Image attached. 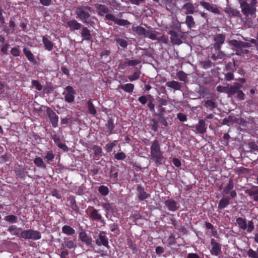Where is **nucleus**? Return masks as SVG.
<instances>
[{"label":"nucleus","mask_w":258,"mask_h":258,"mask_svg":"<svg viewBox=\"0 0 258 258\" xmlns=\"http://www.w3.org/2000/svg\"><path fill=\"white\" fill-rule=\"evenodd\" d=\"M235 60L233 59V63L229 62L225 66V70L227 72H234L235 70Z\"/></svg>","instance_id":"09e8293b"},{"label":"nucleus","mask_w":258,"mask_h":258,"mask_svg":"<svg viewBox=\"0 0 258 258\" xmlns=\"http://www.w3.org/2000/svg\"><path fill=\"white\" fill-rule=\"evenodd\" d=\"M92 11V8L89 6H81L77 7L76 9V14L77 18H79L82 22L86 24H90L91 20H90V14Z\"/></svg>","instance_id":"39448f33"},{"label":"nucleus","mask_w":258,"mask_h":258,"mask_svg":"<svg viewBox=\"0 0 258 258\" xmlns=\"http://www.w3.org/2000/svg\"><path fill=\"white\" fill-rule=\"evenodd\" d=\"M242 87L239 83H234L233 85L230 87H225L224 91L229 95H233L237 92L239 89Z\"/></svg>","instance_id":"ddd939ff"},{"label":"nucleus","mask_w":258,"mask_h":258,"mask_svg":"<svg viewBox=\"0 0 258 258\" xmlns=\"http://www.w3.org/2000/svg\"><path fill=\"white\" fill-rule=\"evenodd\" d=\"M93 150L94 152V159L98 160L100 156H102V149L101 147L99 146H95L93 147Z\"/></svg>","instance_id":"f704fd0d"},{"label":"nucleus","mask_w":258,"mask_h":258,"mask_svg":"<svg viewBox=\"0 0 258 258\" xmlns=\"http://www.w3.org/2000/svg\"><path fill=\"white\" fill-rule=\"evenodd\" d=\"M67 93L63 92V95H64V100L68 103H72L74 101L75 96L74 95L75 94V91L73 88L71 86H68L65 88Z\"/></svg>","instance_id":"9b49d317"},{"label":"nucleus","mask_w":258,"mask_h":258,"mask_svg":"<svg viewBox=\"0 0 258 258\" xmlns=\"http://www.w3.org/2000/svg\"><path fill=\"white\" fill-rule=\"evenodd\" d=\"M241 42L242 41H238L237 40H231L229 41V44L231 45H232L233 46L238 48H241Z\"/></svg>","instance_id":"603ef678"},{"label":"nucleus","mask_w":258,"mask_h":258,"mask_svg":"<svg viewBox=\"0 0 258 258\" xmlns=\"http://www.w3.org/2000/svg\"><path fill=\"white\" fill-rule=\"evenodd\" d=\"M102 207L105 210L106 213H108L109 212H112L114 210L112 205L109 203L103 204Z\"/></svg>","instance_id":"6e6d98bb"},{"label":"nucleus","mask_w":258,"mask_h":258,"mask_svg":"<svg viewBox=\"0 0 258 258\" xmlns=\"http://www.w3.org/2000/svg\"><path fill=\"white\" fill-rule=\"evenodd\" d=\"M200 4L205 9L214 13V14H221L220 11L216 5H214L212 4H210L208 2L204 1H200Z\"/></svg>","instance_id":"9d476101"},{"label":"nucleus","mask_w":258,"mask_h":258,"mask_svg":"<svg viewBox=\"0 0 258 258\" xmlns=\"http://www.w3.org/2000/svg\"><path fill=\"white\" fill-rule=\"evenodd\" d=\"M152 96L150 94L142 95L139 97L138 101L142 104L145 105L149 100L152 98Z\"/></svg>","instance_id":"79ce46f5"},{"label":"nucleus","mask_w":258,"mask_h":258,"mask_svg":"<svg viewBox=\"0 0 258 258\" xmlns=\"http://www.w3.org/2000/svg\"><path fill=\"white\" fill-rule=\"evenodd\" d=\"M138 196L140 200H144L148 197V194L144 191V189L141 185L137 187Z\"/></svg>","instance_id":"7c9ffc66"},{"label":"nucleus","mask_w":258,"mask_h":258,"mask_svg":"<svg viewBox=\"0 0 258 258\" xmlns=\"http://www.w3.org/2000/svg\"><path fill=\"white\" fill-rule=\"evenodd\" d=\"M151 123L152 130L154 132H156L159 127L158 121L156 120L155 119H153L151 120Z\"/></svg>","instance_id":"69168bd1"},{"label":"nucleus","mask_w":258,"mask_h":258,"mask_svg":"<svg viewBox=\"0 0 258 258\" xmlns=\"http://www.w3.org/2000/svg\"><path fill=\"white\" fill-rule=\"evenodd\" d=\"M176 76L180 81L186 82L187 81V75L182 71H178L176 74Z\"/></svg>","instance_id":"c03bdc74"},{"label":"nucleus","mask_w":258,"mask_h":258,"mask_svg":"<svg viewBox=\"0 0 258 258\" xmlns=\"http://www.w3.org/2000/svg\"><path fill=\"white\" fill-rule=\"evenodd\" d=\"M34 163L37 167L42 168L45 169L46 168V165L43 159L41 157H36L34 160Z\"/></svg>","instance_id":"ea45409f"},{"label":"nucleus","mask_w":258,"mask_h":258,"mask_svg":"<svg viewBox=\"0 0 258 258\" xmlns=\"http://www.w3.org/2000/svg\"><path fill=\"white\" fill-rule=\"evenodd\" d=\"M52 139L54 143L59 148L62 150L64 152L68 151L69 148L68 146L61 142L60 139L58 136H57L56 135H54L52 136Z\"/></svg>","instance_id":"6ab92c4d"},{"label":"nucleus","mask_w":258,"mask_h":258,"mask_svg":"<svg viewBox=\"0 0 258 258\" xmlns=\"http://www.w3.org/2000/svg\"><path fill=\"white\" fill-rule=\"evenodd\" d=\"M212 249L211 252L212 255H218L221 252V245L217 243L216 241L212 238L211 240Z\"/></svg>","instance_id":"dca6fc26"},{"label":"nucleus","mask_w":258,"mask_h":258,"mask_svg":"<svg viewBox=\"0 0 258 258\" xmlns=\"http://www.w3.org/2000/svg\"><path fill=\"white\" fill-rule=\"evenodd\" d=\"M204 106L209 110L212 111L217 107V103L214 100L208 99L204 101Z\"/></svg>","instance_id":"b1692460"},{"label":"nucleus","mask_w":258,"mask_h":258,"mask_svg":"<svg viewBox=\"0 0 258 258\" xmlns=\"http://www.w3.org/2000/svg\"><path fill=\"white\" fill-rule=\"evenodd\" d=\"M156 38L155 40H157L159 42H163L165 44H166L168 42V38L167 37L165 36L164 35H162L160 37H158L156 35Z\"/></svg>","instance_id":"680f3d73"},{"label":"nucleus","mask_w":258,"mask_h":258,"mask_svg":"<svg viewBox=\"0 0 258 258\" xmlns=\"http://www.w3.org/2000/svg\"><path fill=\"white\" fill-rule=\"evenodd\" d=\"M95 243L98 246L103 245L108 249L110 248V246L108 244V238L103 232H101L98 237L95 239Z\"/></svg>","instance_id":"f8f14e48"},{"label":"nucleus","mask_w":258,"mask_h":258,"mask_svg":"<svg viewBox=\"0 0 258 258\" xmlns=\"http://www.w3.org/2000/svg\"><path fill=\"white\" fill-rule=\"evenodd\" d=\"M23 51L26 57L30 62L33 63V64L37 63V61L35 59L33 54L30 50L26 48H24Z\"/></svg>","instance_id":"393cba45"},{"label":"nucleus","mask_w":258,"mask_h":258,"mask_svg":"<svg viewBox=\"0 0 258 258\" xmlns=\"http://www.w3.org/2000/svg\"><path fill=\"white\" fill-rule=\"evenodd\" d=\"M5 219L6 221L12 223H16L17 221V217L13 215L7 216L5 217Z\"/></svg>","instance_id":"4d7b16f0"},{"label":"nucleus","mask_w":258,"mask_h":258,"mask_svg":"<svg viewBox=\"0 0 258 258\" xmlns=\"http://www.w3.org/2000/svg\"><path fill=\"white\" fill-rule=\"evenodd\" d=\"M247 254L250 258H258V247L256 250L249 248L247 251Z\"/></svg>","instance_id":"de8ad7c7"},{"label":"nucleus","mask_w":258,"mask_h":258,"mask_svg":"<svg viewBox=\"0 0 258 258\" xmlns=\"http://www.w3.org/2000/svg\"><path fill=\"white\" fill-rule=\"evenodd\" d=\"M8 231L15 235L18 236L19 235L18 229L15 225H11V226H10L8 229Z\"/></svg>","instance_id":"5fc2aeb1"},{"label":"nucleus","mask_w":258,"mask_h":258,"mask_svg":"<svg viewBox=\"0 0 258 258\" xmlns=\"http://www.w3.org/2000/svg\"><path fill=\"white\" fill-rule=\"evenodd\" d=\"M70 204L71 208L76 212H78L79 208L76 204V201L74 199H71L70 200Z\"/></svg>","instance_id":"bf43d9fd"},{"label":"nucleus","mask_w":258,"mask_h":258,"mask_svg":"<svg viewBox=\"0 0 258 258\" xmlns=\"http://www.w3.org/2000/svg\"><path fill=\"white\" fill-rule=\"evenodd\" d=\"M46 112L52 126L54 128L57 127L59 118L58 116L50 107H47Z\"/></svg>","instance_id":"6e6552de"},{"label":"nucleus","mask_w":258,"mask_h":258,"mask_svg":"<svg viewBox=\"0 0 258 258\" xmlns=\"http://www.w3.org/2000/svg\"><path fill=\"white\" fill-rule=\"evenodd\" d=\"M80 239L83 242L85 243L86 245L90 247H92V239L90 237H89L86 232L82 230L79 234Z\"/></svg>","instance_id":"4468645a"},{"label":"nucleus","mask_w":258,"mask_h":258,"mask_svg":"<svg viewBox=\"0 0 258 258\" xmlns=\"http://www.w3.org/2000/svg\"><path fill=\"white\" fill-rule=\"evenodd\" d=\"M81 35L83 38V40L91 41L92 36L90 31L86 27L83 26L81 28Z\"/></svg>","instance_id":"a211bd4d"},{"label":"nucleus","mask_w":258,"mask_h":258,"mask_svg":"<svg viewBox=\"0 0 258 258\" xmlns=\"http://www.w3.org/2000/svg\"><path fill=\"white\" fill-rule=\"evenodd\" d=\"M196 130L199 134H203L207 130V126L205 121L203 119H200L198 123L196 126Z\"/></svg>","instance_id":"412c9836"},{"label":"nucleus","mask_w":258,"mask_h":258,"mask_svg":"<svg viewBox=\"0 0 258 258\" xmlns=\"http://www.w3.org/2000/svg\"><path fill=\"white\" fill-rule=\"evenodd\" d=\"M115 41L120 47L122 48H126L127 46V42L123 39L116 38L115 39Z\"/></svg>","instance_id":"3c124183"},{"label":"nucleus","mask_w":258,"mask_h":258,"mask_svg":"<svg viewBox=\"0 0 258 258\" xmlns=\"http://www.w3.org/2000/svg\"><path fill=\"white\" fill-rule=\"evenodd\" d=\"M45 161L48 163L50 164L51 162L53 161L54 158V155L53 154V152L52 150H50L48 151L45 156L43 157Z\"/></svg>","instance_id":"58836bf2"},{"label":"nucleus","mask_w":258,"mask_h":258,"mask_svg":"<svg viewBox=\"0 0 258 258\" xmlns=\"http://www.w3.org/2000/svg\"><path fill=\"white\" fill-rule=\"evenodd\" d=\"M32 84L38 91H41L42 89V86L37 80H33Z\"/></svg>","instance_id":"774afa93"},{"label":"nucleus","mask_w":258,"mask_h":258,"mask_svg":"<svg viewBox=\"0 0 258 258\" xmlns=\"http://www.w3.org/2000/svg\"><path fill=\"white\" fill-rule=\"evenodd\" d=\"M11 53L14 56H19L20 55L21 51L19 48V46L15 47L12 48L11 50Z\"/></svg>","instance_id":"052dcab7"},{"label":"nucleus","mask_w":258,"mask_h":258,"mask_svg":"<svg viewBox=\"0 0 258 258\" xmlns=\"http://www.w3.org/2000/svg\"><path fill=\"white\" fill-rule=\"evenodd\" d=\"M67 24L71 31L78 30L81 28L82 25L75 20H70L67 22Z\"/></svg>","instance_id":"aec40b11"},{"label":"nucleus","mask_w":258,"mask_h":258,"mask_svg":"<svg viewBox=\"0 0 258 258\" xmlns=\"http://www.w3.org/2000/svg\"><path fill=\"white\" fill-rule=\"evenodd\" d=\"M141 66L139 69L136 68V71L134 72V73L127 76V78L131 82H133L134 81L138 80L141 76L142 74L140 69Z\"/></svg>","instance_id":"c85d7f7f"},{"label":"nucleus","mask_w":258,"mask_h":258,"mask_svg":"<svg viewBox=\"0 0 258 258\" xmlns=\"http://www.w3.org/2000/svg\"><path fill=\"white\" fill-rule=\"evenodd\" d=\"M247 193L249 196H253V197L257 196L258 194V187L256 186L252 187L251 188L248 190Z\"/></svg>","instance_id":"13d9d810"},{"label":"nucleus","mask_w":258,"mask_h":258,"mask_svg":"<svg viewBox=\"0 0 258 258\" xmlns=\"http://www.w3.org/2000/svg\"><path fill=\"white\" fill-rule=\"evenodd\" d=\"M168 31L170 35L171 42L173 45H180L182 43V39L185 38L186 32L181 30V25H177Z\"/></svg>","instance_id":"7ed1b4c3"},{"label":"nucleus","mask_w":258,"mask_h":258,"mask_svg":"<svg viewBox=\"0 0 258 258\" xmlns=\"http://www.w3.org/2000/svg\"><path fill=\"white\" fill-rule=\"evenodd\" d=\"M87 104L89 113L92 115H95L96 113V110L91 100H89Z\"/></svg>","instance_id":"a18cd8bd"},{"label":"nucleus","mask_w":258,"mask_h":258,"mask_svg":"<svg viewBox=\"0 0 258 258\" xmlns=\"http://www.w3.org/2000/svg\"><path fill=\"white\" fill-rule=\"evenodd\" d=\"M105 18L107 20L113 22L114 24L118 25L119 26H124L130 25L131 24L128 21L124 19H118L115 17L113 14H106L105 15Z\"/></svg>","instance_id":"1a4fd4ad"},{"label":"nucleus","mask_w":258,"mask_h":258,"mask_svg":"<svg viewBox=\"0 0 258 258\" xmlns=\"http://www.w3.org/2000/svg\"><path fill=\"white\" fill-rule=\"evenodd\" d=\"M254 223L252 221H249L247 224L246 231L248 233H251L254 229Z\"/></svg>","instance_id":"0e129e2a"},{"label":"nucleus","mask_w":258,"mask_h":258,"mask_svg":"<svg viewBox=\"0 0 258 258\" xmlns=\"http://www.w3.org/2000/svg\"><path fill=\"white\" fill-rule=\"evenodd\" d=\"M98 191L100 194L103 196H106L108 194V188L104 185H101L98 187Z\"/></svg>","instance_id":"8fccbe9b"},{"label":"nucleus","mask_w":258,"mask_h":258,"mask_svg":"<svg viewBox=\"0 0 258 258\" xmlns=\"http://www.w3.org/2000/svg\"><path fill=\"white\" fill-rule=\"evenodd\" d=\"M132 30L134 32L136 33L138 35L141 36H145V32H146V30L141 26H138L136 27L133 26L132 28Z\"/></svg>","instance_id":"c9c22d12"},{"label":"nucleus","mask_w":258,"mask_h":258,"mask_svg":"<svg viewBox=\"0 0 258 258\" xmlns=\"http://www.w3.org/2000/svg\"><path fill=\"white\" fill-rule=\"evenodd\" d=\"M150 149L151 159L152 161L157 165H161L163 160V156L161 151L159 142L157 140L153 141Z\"/></svg>","instance_id":"20e7f679"},{"label":"nucleus","mask_w":258,"mask_h":258,"mask_svg":"<svg viewBox=\"0 0 258 258\" xmlns=\"http://www.w3.org/2000/svg\"><path fill=\"white\" fill-rule=\"evenodd\" d=\"M230 198L228 197H223L220 201L218 204V208L223 209L226 207L230 204Z\"/></svg>","instance_id":"2f4dec72"},{"label":"nucleus","mask_w":258,"mask_h":258,"mask_svg":"<svg viewBox=\"0 0 258 258\" xmlns=\"http://www.w3.org/2000/svg\"><path fill=\"white\" fill-rule=\"evenodd\" d=\"M42 42L45 49L48 51H51L53 49V43L50 41L46 36H42Z\"/></svg>","instance_id":"bb28decb"},{"label":"nucleus","mask_w":258,"mask_h":258,"mask_svg":"<svg viewBox=\"0 0 258 258\" xmlns=\"http://www.w3.org/2000/svg\"><path fill=\"white\" fill-rule=\"evenodd\" d=\"M126 157V154L123 152H118L114 154V158L117 160H123Z\"/></svg>","instance_id":"864d4df0"},{"label":"nucleus","mask_w":258,"mask_h":258,"mask_svg":"<svg viewBox=\"0 0 258 258\" xmlns=\"http://www.w3.org/2000/svg\"><path fill=\"white\" fill-rule=\"evenodd\" d=\"M63 247H67L68 248L71 249L76 247V244L73 241L69 240L68 238L64 239V241L62 243Z\"/></svg>","instance_id":"4c0bfd02"},{"label":"nucleus","mask_w":258,"mask_h":258,"mask_svg":"<svg viewBox=\"0 0 258 258\" xmlns=\"http://www.w3.org/2000/svg\"><path fill=\"white\" fill-rule=\"evenodd\" d=\"M62 232L68 235H73L75 233V230L68 225H64L62 227Z\"/></svg>","instance_id":"a19ab883"},{"label":"nucleus","mask_w":258,"mask_h":258,"mask_svg":"<svg viewBox=\"0 0 258 258\" xmlns=\"http://www.w3.org/2000/svg\"><path fill=\"white\" fill-rule=\"evenodd\" d=\"M96 8L97 13L100 16H104L105 14H107L108 12V8L104 5L96 4Z\"/></svg>","instance_id":"4be33fe9"},{"label":"nucleus","mask_w":258,"mask_h":258,"mask_svg":"<svg viewBox=\"0 0 258 258\" xmlns=\"http://www.w3.org/2000/svg\"><path fill=\"white\" fill-rule=\"evenodd\" d=\"M202 64L204 69H208L212 66V62L211 60H208L202 61Z\"/></svg>","instance_id":"338daca9"},{"label":"nucleus","mask_w":258,"mask_h":258,"mask_svg":"<svg viewBox=\"0 0 258 258\" xmlns=\"http://www.w3.org/2000/svg\"><path fill=\"white\" fill-rule=\"evenodd\" d=\"M233 182L232 180L229 181L228 183L226 185L224 188L223 192L225 195H228L229 191L232 190L233 188Z\"/></svg>","instance_id":"49530a36"},{"label":"nucleus","mask_w":258,"mask_h":258,"mask_svg":"<svg viewBox=\"0 0 258 258\" xmlns=\"http://www.w3.org/2000/svg\"><path fill=\"white\" fill-rule=\"evenodd\" d=\"M236 222L239 227L242 230H245L247 227L246 220L242 218L238 217L236 219Z\"/></svg>","instance_id":"37998d69"},{"label":"nucleus","mask_w":258,"mask_h":258,"mask_svg":"<svg viewBox=\"0 0 258 258\" xmlns=\"http://www.w3.org/2000/svg\"><path fill=\"white\" fill-rule=\"evenodd\" d=\"M117 142V140L109 141V142L104 147L105 151L108 153L111 152L113 148L116 146Z\"/></svg>","instance_id":"c756f323"},{"label":"nucleus","mask_w":258,"mask_h":258,"mask_svg":"<svg viewBox=\"0 0 258 258\" xmlns=\"http://www.w3.org/2000/svg\"><path fill=\"white\" fill-rule=\"evenodd\" d=\"M233 73L234 72H227L226 73L224 74L225 80L226 81H230L234 80V77Z\"/></svg>","instance_id":"e2e57ef3"},{"label":"nucleus","mask_w":258,"mask_h":258,"mask_svg":"<svg viewBox=\"0 0 258 258\" xmlns=\"http://www.w3.org/2000/svg\"><path fill=\"white\" fill-rule=\"evenodd\" d=\"M145 25L148 28V30H146V32H145V36H147L153 40L157 39L156 34L154 33L155 32V30L150 26H147L146 25Z\"/></svg>","instance_id":"72a5a7b5"},{"label":"nucleus","mask_w":258,"mask_h":258,"mask_svg":"<svg viewBox=\"0 0 258 258\" xmlns=\"http://www.w3.org/2000/svg\"><path fill=\"white\" fill-rule=\"evenodd\" d=\"M195 7L194 4L190 2L185 3L182 7V10L184 11L186 15L194 14L195 12Z\"/></svg>","instance_id":"2eb2a0df"},{"label":"nucleus","mask_w":258,"mask_h":258,"mask_svg":"<svg viewBox=\"0 0 258 258\" xmlns=\"http://www.w3.org/2000/svg\"><path fill=\"white\" fill-rule=\"evenodd\" d=\"M226 39L225 34L221 33L217 34L214 38V43L212 47L215 50V53L211 56V58L216 61L218 59L224 60L227 58L226 54L221 50L222 45L224 43Z\"/></svg>","instance_id":"f257e3e1"},{"label":"nucleus","mask_w":258,"mask_h":258,"mask_svg":"<svg viewBox=\"0 0 258 258\" xmlns=\"http://www.w3.org/2000/svg\"><path fill=\"white\" fill-rule=\"evenodd\" d=\"M184 23L187 25L189 29H191L196 27V22L194 17L191 15L186 16Z\"/></svg>","instance_id":"a878e982"},{"label":"nucleus","mask_w":258,"mask_h":258,"mask_svg":"<svg viewBox=\"0 0 258 258\" xmlns=\"http://www.w3.org/2000/svg\"><path fill=\"white\" fill-rule=\"evenodd\" d=\"M20 237L27 239L38 240L41 238V234L39 232L29 229L23 231L20 234Z\"/></svg>","instance_id":"423d86ee"},{"label":"nucleus","mask_w":258,"mask_h":258,"mask_svg":"<svg viewBox=\"0 0 258 258\" xmlns=\"http://www.w3.org/2000/svg\"><path fill=\"white\" fill-rule=\"evenodd\" d=\"M86 212L90 219L94 221H103L102 215L99 213V210L95 209L93 207L89 206L86 210Z\"/></svg>","instance_id":"0eeeda50"},{"label":"nucleus","mask_w":258,"mask_h":258,"mask_svg":"<svg viewBox=\"0 0 258 258\" xmlns=\"http://www.w3.org/2000/svg\"><path fill=\"white\" fill-rule=\"evenodd\" d=\"M224 12L230 17H241V15L239 11L230 7L225 8L224 9Z\"/></svg>","instance_id":"f3484780"},{"label":"nucleus","mask_w":258,"mask_h":258,"mask_svg":"<svg viewBox=\"0 0 258 258\" xmlns=\"http://www.w3.org/2000/svg\"><path fill=\"white\" fill-rule=\"evenodd\" d=\"M106 126L109 131V135L115 133V131H114L115 125L112 118H109L107 120V123L106 124Z\"/></svg>","instance_id":"e433bc0d"},{"label":"nucleus","mask_w":258,"mask_h":258,"mask_svg":"<svg viewBox=\"0 0 258 258\" xmlns=\"http://www.w3.org/2000/svg\"><path fill=\"white\" fill-rule=\"evenodd\" d=\"M165 205L168 207V209L171 211H175L179 208L178 204L175 201L171 200L166 201Z\"/></svg>","instance_id":"5701e85b"},{"label":"nucleus","mask_w":258,"mask_h":258,"mask_svg":"<svg viewBox=\"0 0 258 258\" xmlns=\"http://www.w3.org/2000/svg\"><path fill=\"white\" fill-rule=\"evenodd\" d=\"M165 85L167 87L172 88L174 90H180L181 88V84L175 81L167 82Z\"/></svg>","instance_id":"cd10ccee"},{"label":"nucleus","mask_w":258,"mask_h":258,"mask_svg":"<svg viewBox=\"0 0 258 258\" xmlns=\"http://www.w3.org/2000/svg\"><path fill=\"white\" fill-rule=\"evenodd\" d=\"M241 8V11L244 16L255 17L256 11L257 0H250L248 3L246 0H237Z\"/></svg>","instance_id":"f03ea898"},{"label":"nucleus","mask_w":258,"mask_h":258,"mask_svg":"<svg viewBox=\"0 0 258 258\" xmlns=\"http://www.w3.org/2000/svg\"><path fill=\"white\" fill-rule=\"evenodd\" d=\"M135 86L133 84L127 83L124 85H120L118 88L127 93H132L134 89Z\"/></svg>","instance_id":"473e14b6"}]
</instances>
